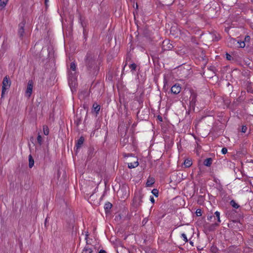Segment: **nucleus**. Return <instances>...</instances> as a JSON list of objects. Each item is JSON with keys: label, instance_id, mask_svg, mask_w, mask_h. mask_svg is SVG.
<instances>
[{"label": "nucleus", "instance_id": "28", "mask_svg": "<svg viewBox=\"0 0 253 253\" xmlns=\"http://www.w3.org/2000/svg\"><path fill=\"white\" fill-rule=\"evenodd\" d=\"M9 87H2V91H1V97H3L4 96V94L5 93V92L9 88Z\"/></svg>", "mask_w": 253, "mask_h": 253}, {"label": "nucleus", "instance_id": "51", "mask_svg": "<svg viewBox=\"0 0 253 253\" xmlns=\"http://www.w3.org/2000/svg\"><path fill=\"white\" fill-rule=\"evenodd\" d=\"M155 253V252H154V253Z\"/></svg>", "mask_w": 253, "mask_h": 253}, {"label": "nucleus", "instance_id": "10", "mask_svg": "<svg viewBox=\"0 0 253 253\" xmlns=\"http://www.w3.org/2000/svg\"><path fill=\"white\" fill-rule=\"evenodd\" d=\"M10 81L9 80L8 78L5 76L2 81V86L10 87Z\"/></svg>", "mask_w": 253, "mask_h": 253}, {"label": "nucleus", "instance_id": "19", "mask_svg": "<svg viewBox=\"0 0 253 253\" xmlns=\"http://www.w3.org/2000/svg\"><path fill=\"white\" fill-rule=\"evenodd\" d=\"M228 253H238V250L234 247L231 246L228 249Z\"/></svg>", "mask_w": 253, "mask_h": 253}, {"label": "nucleus", "instance_id": "41", "mask_svg": "<svg viewBox=\"0 0 253 253\" xmlns=\"http://www.w3.org/2000/svg\"><path fill=\"white\" fill-rule=\"evenodd\" d=\"M208 69L212 72H214L215 68L213 66H210Z\"/></svg>", "mask_w": 253, "mask_h": 253}, {"label": "nucleus", "instance_id": "3", "mask_svg": "<svg viewBox=\"0 0 253 253\" xmlns=\"http://www.w3.org/2000/svg\"><path fill=\"white\" fill-rule=\"evenodd\" d=\"M197 94L194 91H191L189 97V106L191 110H194L197 102Z\"/></svg>", "mask_w": 253, "mask_h": 253}, {"label": "nucleus", "instance_id": "43", "mask_svg": "<svg viewBox=\"0 0 253 253\" xmlns=\"http://www.w3.org/2000/svg\"><path fill=\"white\" fill-rule=\"evenodd\" d=\"M157 118H158V119L160 121H161V122H162V121H163V118H162V117L161 116H158Z\"/></svg>", "mask_w": 253, "mask_h": 253}, {"label": "nucleus", "instance_id": "2", "mask_svg": "<svg viewBox=\"0 0 253 253\" xmlns=\"http://www.w3.org/2000/svg\"><path fill=\"white\" fill-rule=\"evenodd\" d=\"M143 195L140 192H138L134 194V196L132 201V206L130 209L132 214L134 213V215H136L138 208L141 205L143 202Z\"/></svg>", "mask_w": 253, "mask_h": 253}, {"label": "nucleus", "instance_id": "12", "mask_svg": "<svg viewBox=\"0 0 253 253\" xmlns=\"http://www.w3.org/2000/svg\"><path fill=\"white\" fill-rule=\"evenodd\" d=\"M212 163V159L209 158L205 159L203 162L204 165L207 167H210Z\"/></svg>", "mask_w": 253, "mask_h": 253}, {"label": "nucleus", "instance_id": "40", "mask_svg": "<svg viewBox=\"0 0 253 253\" xmlns=\"http://www.w3.org/2000/svg\"><path fill=\"white\" fill-rule=\"evenodd\" d=\"M124 157H128L132 156V154L131 153L126 154L125 153L124 155Z\"/></svg>", "mask_w": 253, "mask_h": 253}, {"label": "nucleus", "instance_id": "8", "mask_svg": "<svg viewBox=\"0 0 253 253\" xmlns=\"http://www.w3.org/2000/svg\"><path fill=\"white\" fill-rule=\"evenodd\" d=\"M24 26H25V23H24L23 22L19 23V24L18 25L19 29H18V34L19 37L21 39H22L24 36Z\"/></svg>", "mask_w": 253, "mask_h": 253}, {"label": "nucleus", "instance_id": "1", "mask_svg": "<svg viewBox=\"0 0 253 253\" xmlns=\"http://www.w3.org/2000/svg\"><path fill=\"white\" fill-rule=\"evenodd\" d=\"M84 64L86 71L91 77H94L97 74L98 69L95 61V57L93 53L88 51L84 58Z\"/></svg>", "mask_w": 253, "mask_h": 253}, {"label": "nucleus", "instance_id": "45", "mask_svg": "<svg viewBox=\"0 0 253 253\" xmlns=\"http://www.w3.org/2000/svg\"><path fill=\"white\" fill-rule=\"evenodd\" d=\"M99 253H107V252L105 250H101L99 252Z\"/></svg>", "mask_w": 253, "mask_h": 253}, {"label": "nucleus", "instance_id": "47", "mask_svg": "<svg viewBox=\"0 0 253 253\" xmlns=\"http://www.w3.org/2000/svg\"><path fill=\"white\" fill-rule=\"evenodd\" d=\"M48 2V0H44V3L46 6L47 5V3Z\"/></svg>", "mask_w": 253, "mask_h": 253}, {"label": "nucleus", "instance_id": "27", "mask_svg": "<svg viewBox=\"0 0 253 253\" xmlns=\"http://www.w3.org/2000/svg\"><path fill=\"white\" fill-rule=\"evenodd\" d=\"M70 69L73 71L76 70V65L74 62H72L70 64Z\"/></svg>", "mask_w": 253, "mask_h": 253}, {"label": "nucleus", "instance_id": "33", "mask_svg": "<svg viewBox=\"0 0 253 253\" xmlns=\"http://www.w3.org/2000/svg\"><path fill=\"white\" fill-rule=\"evenodd\" d=\"M148 221V218H147V217L144 218L143 219V220L142 221V226H144L147 223Z\"/></svg>", "mask_w": 253, "mask_h": 253}, {"label": "nucleus", "instance_id": "50", "mask_svg": "<svg viewBox=\"0 0 253 253\" xmlns=\"http://www.w3.org/2000/svg\"><path fill=\"white\" fill-rule=\"evenodd\" d=\"M69 84L70 85H71V81L70 79L69 80Z\"/></svg>", "mask_w": 253, "mask_h": 253}, {"label": "nucleus", "instance_id": "46", "mask_svg": "<svg viewBox=\"0 0 253 253\" xmlns=\"http://www.w3.org/2000/svg\"><path fill=\"white\" fill-rule=\"evenodd\" d=\"M80 20L81 21V24H82V26L83 27V22H82V16H81V15H80Z\"/></svg>", "mask_w": 253, "mask_h": 253}, {"label": "nucleus", "instance_id": "11", "mask_svg": "<svg viewBox=\"0 0 253 253\" xmlns=\"http://www.w3.org/2000/svg\"><path fill=\"white\" fill-rule=\"evenodd\" d=\"M84 138L83 136H81L78 140L76 144L77 149L80 148L84 142Z\"/></svg>", "mask_w": 253, "mask_h": 253}, {"label": "nucleus", "instance_id": "17", "mask_svg": "<svg viewBox=\"0 0 253 253\" xmlns=\"http://www.w3.org/2000/svg\"><path fill=\"white\" fill-rule=\"evenodd\" d=\"M29 158V167L32 168L34 165V160L33 158L31 155H30L28 157Z\"/></svg>", "mask_w": 253, "mask_h": 253}, {"label": "nucleus", "instance_id": "38", "mask_svg": "<svg viewBox=\"0 0 253 253\" xmlns=\"http://www.w3.org/2000/svg\"><path fill=\"white\" fill-rule=\"evenodd\" d=\"M227 152V149L225 147H223L222 148V150H221V153L223 154H226Z\"/></svg>", "mask_w": 253, "mask_h": 253}, {"label": "nucleus", "instance_id": "13", "mask_svg": "<svg viewBox=\"0 0 253 253\" xmlns=\"http://www.w3.org/2000/svg\"><path fill=\"white\" fill-rule=\"evenodd\" d=\"M219 226L218 223H214L210 224L208 227L209 231H214L216 228Z\"/></svg>", "mask_w": 253, "mask_h": 253}, {"label": "nucleus", "instance_id": "25", "mask_svg": "<svg viewBox=\"0 0 253 253\" xmlns=\"http://www.w3.org/2000/svg\"><path fill=\"white\" fill-rule=\"evenodd\" d=\"M43 133L45 135H47L49 134V129L47 126H43Z\"/></svg>", "mask_w": 253, "mask_h": 253}, {"label": "nucleus", "instance_id": "5", "mask_svg": "<svg viewBox=\"0 0 253 253\" xmlns=\"http://www.w3.org/2000/svg\"><path fill=\"white\" fill-rule=\"evenodd\" d=\"M228 227L233 228L234 229L241 230L242 229V224L237 220H232L228 223Z\"/></svg>", "mask_w": 253, "mask_h": 253}, {"label": "nucleus", "instance_id": "39", "mask_svg": "<svg viewBox=\"0 0 253 253\" xmlns=\"http://www.w3.org/2000/svg\"><path fill=\"white\" fill-rule=\"evenodd\" d=\"M250 245L253 249V235L251 237Z\"/></svg>", "mask_w": 253, "mask_h": 253}, {"label": "nucleus", "instance_id": "9", "mask_svg": "<svg viewBox=\"0 0 253 253\" xmlns=\"http://www.w3.org/2000/svg\"><path fill=\"white\" fill-rule=\"evenodd\" d=\"M162 47L164 50H170L173 48V45L169 41L165 40L163 42Z\"/></svg>", "mask_w": 253, "mask_h": 253}, {"label": "nucleus", "instance_id": "15", "mask_svg": "<svg viewBox=\"0 0 253 253\" xmlns=\"http://www.w3.org/2000/svg\"><path fill=\"white\" fill-rule=\"evenodd\" d=\"M139 165L138 160L136 159V161H134L133 163H128V167L129 169H133L137 167Z\"/></svg>", "mask_w": 253, "mask_h": 253}, {"label": "nucleus", "instance_id": "18", "mask_svg": "<svg viewBox=\"0 0 253 253\" xmlns=\"http://www.w3.org/2000/svg\"><path fill=\"white\" fill-rule=\"evenodd\" d=\"M92 107L94 109V111L96 112V115H97L99 113L100 109V105L97 104L96 103H95L93 104Z\"/></svg>", "mask_w": 253, "mask_h": 253}, {"label": "nucleus", "instance_id": "44", "mask_svg": "<svg viewBox=\"0 0 253 253\" xmlns=\"http://www.w3.org/2000/svg\"><path fill=\"white\" fill-rule=\"evenodd\" d=\"M213 217L212 216H208L207 219L208 220H211V219Z\"/></svg>", "mask_w": 253, "mask_h": 253}, {"label": "nucleus", "instance_id": "30", "mask_svg": "<svg viewBox=\"0 0 253 253\" xmlns=\"http://www.w3.org/2000/svg\"><path fill=\"white\" fill-rule=\"evenodd\" d=\"M226 58L227 60H229V61L233 59V57L228 53H226Z\"/></svg>", "mask_w": 253, "mask_h": 253}, {"label": "nucleus", "instance_id": "20", "mask_svg": "<svg viewBox=\"0 0 253 253\" xmlns=\"http://www.w3.org/2000/svg\"><path fill=\"white\" fill-rule=\"evenodd\" d=\"M213 218L215 219L216 218L217 222L216 223H218V224L219 225V223L221 222V220L220 219V212L218 211H216L214 212V216H213Z\"/></svg>", "mask_w": 253, "mask_h": 253}, {"label": "nucleus", "instance_id": "6", "mask_svg": "<svg viewBox=\"0 0 253 253\" xmlns=\"http://www.w3.org/2000/svg\"><path fill=\"white\" fill-rule=\"evenodd\" d=\"M33 87V82L32 80L28 81L27 87L26 91V95L28 97H30L32 92Z\"/></svg>", "mask_w": 253, "mask_h": 253}, {"label": "nucleus", "instance_id": "36", "mask_svg": "<svg viewBox=\"0 0 253 253\" xmlns=\"http://www.w3.org/2000/svg\"><path fill=\"white\" fill-rule=\"evenodd\" d=\"M196 213L197 216H201L202 215V211L201 209H197L196 211Z\"/></svg>", "mask_w": 253, "mask_h": 253}, {"label": "nucleus", "instance_id": "7", "mask_svg": "<svg viewBox=\"0 0 253 253\" xmlns=\"http://www.w3.org/2000/svg\"><path fill=\"white\" fill-rule=\"evenodd\" d=\"M181 89V87L179 84H175L171 87L170 91L172 93L177 94L180 92Z\"/></svg>", "mask_w": 253, "mask_h": 253}, {"label": "nucleus", "instance_id": "26", "mask_svg": "<svg viewBox=\"0 0 253 253\" xmlns=\"http://www.w3.org/2000/svg\"><path fill=\"white\" fill-rule=\"evenodd\" d=\"M37 141L40 145H41L42 144V136L39 133L38 136L37 137Z\"/></svg>", "mask_w": 253, "mask_h": 253}, {"label": "nucleus", "instance_id": "31", "mask_svg": "<svg viewBox=\"0 0 253 253\" xmlns=\"http://www.w3.org/2000/svg\"><path fill=\"white\" fill-rule=\"evenodd\" d=\"M181 237L183 238L184 241L185 243L188 242V239H187L186 235L185 233L181 234Z\"/></svg>", "mask_w": 253, "mask_h": 253}, {"label": "nucleus", "instance_id": "14", "mask_svg": "<svg viewBox=\"0 0 253 253\" xmlns=\"http://www.w3.org/2000/svg\"><path fill=\"white\" fill-rule=\"evenodd\" d=\"M112 207V204L109 202H107L105 203L104 205V210L105 211L106 213H108L110 212V209Z\"/></svg>", "mask_w": 253, "mask_h": 253}, {"label": "nucleus", "instance_id": "42", "mask_svg": "<svg viewBox=\"0 0 253 253\" xmlns=\"http://www.w3.org/2000/svg\"><path fill=\"white\" fill-rule=\"evenodd\" d=\"M150 201L152 203H155V200H154V198L153 196H150Z\"/></svg>", "mask_w": 253, "mask_h": 253}, {"label": "nucleus", "instance_id": "16", "mask_svg": "<svg viewBox=\"0 0 253 253\" xmlns=\"http://www.w3.org/2000/svg\"><path fill=\"white\" fill-rule=\"evenodd\" d=\"M8 0H0V10L3 9L7 4Z\"/></svg>", "mask_w": 253, "mask_h": 253}, {"label": "nucleus", "instance_id": "21", "mask_svg": "<svg viewBox=\"0 0 253 253\" xmlns=\"http://www.w3.org/2000/svg\"><path fill=\"white\" fill-rule=\"evenodd\" d=\"M155 182V180L153 178L149 177L146 182V185L147 186H151Z\"/></svg>", "mask_w": 253, "mask_h": 253}, {"label": "nucleus", "instance_id": "4", "mask_svg": "<svg viewBox=\"0 0 253 253\" xmlns=\"http://www.w3.org/2000/svg\"><path fill=\"white\" fill-rule=\"evenodd\" d=\"M229 42L236 45L237 47L244 48L246 45L245 41H241L233 38H231L229 40Z\"/></svg>", "mask_w": 253, "mask_h": 253}, {"label": "nucleus", "instance_id": "24", "mask_svg": "<svg viewBox=\"0 0 253 253\" xmlns=\"http://www.w3.org/2000/svg\"><path fill=\"white\" fill-rule=\"evenodd\" d=\"M129 67L131 69V71L133 72L136 70L137 65L134 63H133L129 65Z\"/></svg>", "mask_w": 253, "mask_h": 253}, {"label": "nucleus", "instance_id": "35", "mask_svg": "<svg viewBox=\"0 0 253 253\" xmlns=\"http://www.w3.org/2000/svg\"><path fill=\"white\" fill-rule=\"evenodd\" d=\"M247 130V127L246 126H242L241 132L245 133Z\"/></svg>", "mask_w": 253, "mask_h": 253}, {"label": "nucleus", "instance_id": "29", "mask_svg": "<svg viewBox=\"0 0 253 253\" xmlns=\"http://www.w3.org/2000/svg\"><path fill=\"white\" fill-rule=\"evenodd\" d=\"M152 193L155 196L158 197L159 195V191L157 189H154L152 191Z\"/></svg>", "mask_w": 253, "mask_h": 253}, {"label": "nucleus", "instance_id": "37", "mask_svg": "<svg viewBox=\"0 0 253 253\" xmlns=\"http://www.w3.org/2000/svg\"><path fill=\"white\" fill-rule=\"evenodd\" d=\"M250 37L249 36H246L245 37V39H244V41H245V42H249L250 40Z\"/></svg>", "mask_w": 253, "mask_h": 253}, {"label": "nucleus", "instance_id": "23", "mask_svg": "<svg viewBox=\"0 0 253 253\" xmlns=\"http://www.w3.org/2000/svg\"><path fill=\"white\" fill-rule=\"evenodd\" d=\"M230 204L233 208L236 209L240 207L239 205H238L234 200H232L230 202Z\"/></svg>", "mask_w": 253, "mask_h": 253}, {"label": "nucleus", "instance_id": "32", "mask_svg": "<svg viewBox=\"0 0 253 253\" xmlns=\"http://www.w3.org/2000/svg\"><path fill=\"white\" fill-rule=\"evenodd\" d=\"M84 251L85 252V253H92V249L89 248H85Z\"/></svg>", "mask_w": 253, "mask_h": 253}, {"label": "nucleus", "instance_id": "48", "mask_svg": "<svg viewBox=\"0 0 253 253\" xmlns=\"http://www.w3.org/2000/svg\"><path fill=\"white\" fill-rule=\"evenodd\" d=\"M237 236H238L239 237H240L241 238H242V235H241L240 234L238 233V234H237Z\"/></svg>", "mask_w": 253, "mask_h": 253}, {"label": "nucleus", "instance_id": "22", "mask_svg": "<svg viewBox=\"0 0 253 253\" xmlns=\"http://www.w3.org/2000/svg\"><path fill=\"white\" fill-rule=\"evenodd\" d=\"M183 164L186 168H189L192 165V162L191 160L186 159Z\"/></svg>", "mask_w": 253, "mask_h": 253}, {"label": "nucleus", "instance_id": "49", "mask_svg": "<svg viewBox=\"0 0 253 253\" xmlns=\"http://www.w3.org/2000/svg\"><path fill=\"white\" fill-rule=\"evenodd\" d=\"M190 244L193 246V242L192 241H190Z\"/></svg>", "mask_w": 253, "mask_h": 253}, {"label": "nucleus", "instance_id": "34", "mask_svg": "<svg viewBox=\"0 0 253 253\" xmlns=\"http://www.w3.org/2000/svg\"><path fill=\"white\" fill-rule=\"evenodd\" d=\"M100 126H101L100 122H97L96 123V125H95V129L96 130L98 129L100 127Z\"/></svg>", "mask_w": 253, "mask_h": 253}]
</instances>
